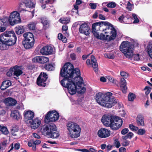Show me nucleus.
I'll return each instance as SVG.
<instances>
[{"mask_svg":"<svg viewBox=\"0 0 152 152\" xmlns=\"http://www.w3.org/2000/svg\"><path fill=\"white\" fill-rule=\"evenodd\" d=\"M6 28L4 26L1 27L0 28V32H3L6 30Z\"/></svg>","mask_w":152,"mask_h":152,"instance_id":"774afa93","label":"nucleus"},{"mask_svg":"<svg viewBox=\"0 0 152 152\" xmlns=\"http://www.w3.org/2000/svg\"><path fill=\"white\" fill-rule=\"evenodd\" d=\"M24 37L23 40H27L28 41H35L34 35L31 32H26L23 34Z\"/></svg>","mask_w":152,"mask_h":152,"instance_id":"b1692460","label":"nucleus"},{"mask_svg":"<svg viewBox=\"0 0 152 152\" xmlns=\"http://www.w3.org/2000/svg\"><path fill=\"white\" fill-rule=\"evenodd\" d=\"M56 0H46L45 1V3L48 4H52Z\"/></svg>","mask_w":152,"mask_h":152,"instance_id":"5fc2aeb1","label":"nucleus"},{"mask_svg":"<svg viewBox=\"0 0 152 152\" xmlns=\"http://www.w3.org/2000/svg\"><path fill=\"white\" fill-rule=\"evenodd\" d=\"M18 127L17 125L13 126L11 130V132L12 135L14 136H16L17 135L16 132H18Z\"/></svg>","mask_w":152,"mask_h":152,"instance_id":"473e14b6","label":"nucleus"},{"mask_svg":"<svg viewBox=\"0 0 152 152\" xmlns=\"http://www.w3.org/2000/svg\"><path fill=\"white\" fill-rule=\"evenodd\" d=\"M137 122L138 126H144V118L142 115H138L137 117Z\"/></svg>","mask_w":152,"mask_h":152,"instance_id":"cd10ccee","label":"nucleus"},{"mask_svg":"<svg viewBox=\"0 0 152 152\" xmlns=\"http://www.w3.org/2000/svg\"><path fill=\"white\" fill-rule=\"evenodd\" d=\"M106 23H102L100 26V32L104 31V33L106 34L105 37H107V40H103L110 41L114 40L116 38L117 35L116 30L113 26L107 21H101Z\"/></svg>","mask_w":152,"mask_h":152,"instance_id":"20e7f679","label":"nucleus"},{"mask_svg":"<svg viewBox=\"0 0 152 152\" xmlns=\"http://www.w3.org/2000/svg\"><path fill=\"white\" fill-rule=\"evenodd\" d=\"M34 116V113L31 110H29L24 112V117L25 121H31Z\"/></svg>","mask_w":152,"mask_h":152,"instance_id":"6ab92c4d","label":"nucleus"},{"mask_svg":"<svg viewBox=\"0 0 152 152\" xmlns=\"http://www.w3.org/2000/svg\"><path fill=\"white\" fill-rule=\"evenodd\" d=\"M129 128L132 131H137L138 129V128L135 126L133 124H130L129 126Z\"/></svg>","mask_w":152,"mask_h":152,"instance_id":"a19ab883","label":"nucleus"},{"mask_svg":"<svg viewBox=\"0 0 152 152\" xmlns=\"http://www.w3.org/2000/svg\"><path fill=\"white\" fill-rule=\"evenodd\" d=\"M41 142V141L39 140H36L35 141L33 142V144L34 145H37L40 144Z\"/></svg>","mask_w":152,"mask_h":152,"instance_id":"864d4df0","label":"nucleus"},{"mask_svg":"<svg viewBox=\"0 0 152 152\" xmlns=\"http://www.w3.org/2000/svg\"><path fill=\"white\" fill-rule=\"evenodd\" d=\"M113 121L114 122L111 126L112 129L113 131L118 130L122 125V119L120 117L114 115Z\"/></svg>","mask_w":152,"mask_h":152,"instance_id":"ddd939ff","label":"nucleus"},{"mask_svg":"<svg viewBox=\"0 0 152 152\" xmlns=\"http://www.w3.org/2000/svg\"><path fill=\"white\" fill-rule=\"evenodd\" d=\"M33 136L35 138L37 139H39L40 138V136L36 133H33Z\"/></svg>","mask_w":152,"mask_h":152,"instance_id":"0e129e2a","label":"nucleus"},{"mask_svg":"<svg viewBox=\"0 0 152 152\" xmlns=\"http://www.w3.org/2000/svg\"><path fill=\"white\" fill-rule=\"evenodd\" d=\"M98 16V13L97 12H96L93 15V18L94 19H96L97 18Z\"/></svg>","mask_w":152,"mask_h":152,"instance_id":"338daca9","label":"nucleus"},{"mask_svg":"<svg viewBox=\"0 0 152 152\" xmlns=\"http://www.w3.org/2000/svg\"><path fill=\"white\" fill-rule=\"evenodd\" d=\"M24 3L27 7L30 8L31 7V2L30 1H24Z\"/></svg>","mask_w":152,"mask_h":152,"instance_id":"a18cd8bd","label":"nucleus"},{"mask_svg":"<svg viewBox=\"0 0 152 152\" xmlns=\"http://www.w3.org/2000/svg\"><path fill=\"white\" fill-rule=\"evenodd\" d=\"M14 147L15 149L18 150L19 149L20 147V144L19 142L16 143L14 145Z\"/></svg>","mask_w":152,"mask_h":152,"instance_id":"6e6d98bb","label":"nucleus"},{"mask_svg":"<svg viewBox=\"0 0 152 152\" xmlns=\"http://www.w3.org/2000/svg\"><path fill=\"white\" fill-rule=\"evenodd\" d=\"M116 6V4L114 2H109L107 5V6L108 7L110 8H114Z\"/></svg>","mask_w":152,"mask_h":152,"instance_id":"ea45409f","label":"nucleus"},{"mask_svg":"<svg viewBox=\"0 0 152 152\" xmlns=\"http://www.w3.org/2000/svg\"><path fill=\"white\" fill-rule=\"evenodd\" d=\"M104 56L105 57L107 58H109L112 59H113L114 58L113 56L111 55V56L110 55L109 56L108 54H107V53H105L104 55Z\"/></svg>","mask_w":152,"mask_h":152,"instance_id":"13d9d810","label":"nucleus"},{"mask_svg":"<svg viewBox=\"0 0 152 152\" xmlns=\"http://www.w3.org/2000/svg\"><path fill=\"white\" fill-rule=\"evenodd\" d=\"M0 131L5 135H7L9 133L7 127L4 126L0 125Z\"/></svg>","mask_w":152,"mask_h":152,"instance_id":"f704fd0d","label":"nucleus"},{"mask_svg":"<svg viewBox=\"0 0 152 152\" xmlns=\"http://www.w3.org/2000/svg\"><path fill=\"white\" fill-rule=\"evenodd\" d=\"M36 24L35 23H31L28 25V27L30 30H34L35 29Z\"/></svg>","mask_w":152,"mask_h":152,"instance_id":"58836bf2","label":"nucleus"},{"mask_svg":"<svg viewBox=\"0 0 152 152\" xmlns=\"http://www.w3.org/2000/svg\"><path fill=\"white\" fill-rule=\"evenodd\" d=\"M11 83L9 80H5L3 81L0 87V89L2 90H4L9 86H11Z\"/></svg>","mask_w":152,"mask_h":152,"instance_id":"a878e982","label":"nucleus"},{"mask_svg":"<svg viewBox=\"0 0 152 152\" xmlns=\"http://www.w3.org/2000/svg\"><path fill=\"white\" fill-rule=\"evenodd\" d=\"M108 79L111 82L113 83H115V80L113 78V77H109L108 78Z\"/></svg>","mask_w":152,"mask_h":152,"instance_id":"e2e57ef3","label":"nucleus"},{"mask_svg":"<svg viewBox=\"0 0 152 152\" xmlns=\"http://www.w3.org/2000/svg\"><path fill=\"white\" fill-rule=\"evenodd\" d=\"M35 41H28L27 40H23L22 43L24 47L26 49H30L32 48L34 45Z\"/></svg>","mask_w":152,"mask_h":152,"instance_id":"393cba45","label":"nucleus"},{"mask_svg":"<svg viewBox=\"0 0 152 152\" xmlns=\"http://www.w3.org/2000/svg\"><path fill=\"white\" fill-rule=\"evenodd\" d=\"M113 94L107 92L105 94L99 92L95 95L94 99L96 102L100 105L104 107L111 108L117 103L114 97L112 96Z\"/></svg>","mask_w":152,"mask_h":152,"instance_id":"f03ea898","label":"nucleus"},{"mask_svg":"<svg viewBox=\"0 0 152 152\" xmlns=\"http://www.w3.org/2000/svg\"><path fill=\"white\" fill-rule=\"evenodd\" d=\"M59 117V113L56 111H50L46 115L44 121L45 123L55 122L58 119Z\"/></svg>","mask_w":152,"mask_h":152,"instance_id":"1a4fd4ad","label":"nucleus"},{"mask_svg":"<svg viewBox=\"0 0 152 152\" xmlns=\"http://www.w3.org/2000/svg\"><path fill=\"white\" fill-rule=\"evenodd\" d=\"M119 152H126V149L124 147H121L119 149Z\"/></svg>","mask_w":152,"mask_h":152,"instance_id":"bf43d9fd","label":"nucleus"},{"mask_svg":"<svg viewBox=\"0 0 152 152\" xmlns=\"http://www.w3.org/2000/svg\"><path fill=\"white\" fill-rule=\"evenodd\" d=\"M151 88L148 86H146L144 89V90H146L145 92V94L146 95H148L151 91L150 89Z\"/></svg>","mask_w":152,"mask_h":152,"instance_id":"c03bdc74","label":"nucleus"},{"mask_svg":"<svg viewBox=\"0 0 152 152\" xmlns=\"http://www.w3.org/2000/svg\"><path fill=\"white\" fill-rule=\"evenodd\" d=\"M147 51L149 56L152 59V42H150L147 45Z\"/></svg>","mask_w":152,"mask_h":152,"instance_id":"7c9ffc66","label":"nucleus"},{"mask_svg":"<svg viewBox=\"0 0 152 152\" xmlns=\"http://www.w3.org/2000/svg\"><path fill=\"white\" fill-rule=\"evenodd\" d=\"M134 55V60L136 61H138L140 60V58L139 57V55L138 54H134L133 56Z\"/></svg>","mask_w":152,"mask_h":152,"instance_id":"09e8293b","label":"nucleus"},{"mask_svg":"<svg viewBox=\"0 0 152 152\" xmlns=\"http://www.w3.org/2000/svg\"><path fill=\"white\" fill-rule=\"evenodd\" d=\"M15 31L16 34L19 35L24 33L25 29L23 26H18L15 27Z\"/></svg>","mask_w":152,"mask_h":152,"instance_id":"c85d7f7f","label":"nucleus"},{"mask_svg":"<svg viewBox=\"0 0 152 152\" xmlns=\"http://www.w3.org/2000/svg\"><path fill=\"white\" fill-rule=\"evenodd\" d=\"M79 31L80 33L87 36H88L91 32L89 25L86 23L80 25Z\"/></svg>","mask_w":152,"mask_h":152,"instance_id":"4468645a","label":"nucleus"},{"mask_svg":"<svg viewBox=\"0 0 152 152\" xmlns=\"http://www.w3.org/2000/svg\"><path fill=\"white\" fill-rule=\"evenodd\" d=\"M99 19L101 20H105L106 19L104 16L101 14L99 15Z\"/></svg>","mask_w":152,"mask_h":152,"instance_id":"69168bd1","label":"nucleus"},{"mask_svg":"<svg viewBox=\"0 0 152 152\" xmlns=\"http://www.w3.org/2000/svg\"><path fill=\"white\" fill-rule=\"evenodd\" d=\"M91 65L93 67L94 71L96 72L98 71V67L97 60L94 56H91Z\"/></svg>","mask_w":152,"mask_h":152,"instance_id":"5701e85b","label":"nucleus"},{"mask_svg":"<svg viewBox=\"0 0 152 152\" xmlns=\"http://www.w3.org/2000/svg\"><path fill=\"white\" fill-rule=\"evenodd\" d=\"M44 68L48 71H53L55 68V64L51 63L46 64L45 65Z\"/></svg>","mask_w":152,"mask_h":152,"instance_id":"c756f323","label":"nucleus"},{"mask_svg":"<svg viewBox=\"0 0 152 152\" xmlns=\"http://www.w3.org/2000/svg\"><path fill=\"white\" fill-rule=\"evenodd\" d=\"M136 96L135 94L132 93L130 92L129 93L128 98L129 101H133L136 98Z\"/></svg>","mask_w":152,"mask_h":152,"instance_id":"4c0bfd02","label":"nucleus"},{"mask_svg":"<svg viewBox=\"0 0 152 152\" xmlns=\"http://www.w3.org/2000/svg\"><path fill=\"white\" fill-rule=\"evenodd\" d=\"M10 116L13 119L17 120H18L20 117L19 112L17 110L12 111Z\"/></svg>","mask_w":152,"mask_h":152,"instance_id":"bb28decb","label":"nucleus"},{"mask_svg":"<svg viewBox=\"0 0 152 152\" xmlns=\"http://www.w3.org/2000/svg\"><path fill=\"white\" fill-rule=\"evenodd\" d=\"M70 19L69 17H63L61 18L59 21L61 23L68 24L70 22Z\"/></svg>","mask_w":152,"mask_h":152,"instance_id":"2f4dec72","label":"nucleus"},{"mask_svg":"<svg viewBox=\"0 0 152 152\" xmlns=\"http://www.w3.org/2000/svg\"><path fill=\"white\" fill-rule=\"evenodd\" d=\"M58 39L60 40H61L64 43H66L67 41V39L66 37H65L61 33H59L58 35Z\"/></svg>","mask_w":152,"mask_h":152,"instance_id":"c9c22d12","label":"nucleus"},{"mask_svg":"<svg viewBox=\"0 0 152 152\" xmlns=\"http://www.w3.org/2000/svg\"><path fill=\"white\" fill-rule=\"evenodd\" d=\"M53 48L49 45L43 47L40 50V53L43 55H48L53 53Z\"/></svg>","mask_w":152,"mask_h":152,"instance_id":"2eb2a0df","label":"nucleus"},{"mask_svg":"<svg viewBox=\"0 0 152 152\" xmlns=\"http://www.w3.org/2000/svg\"><path fill=\"white\" fill-rule=\"evenodd\" d=\"M145 133V130L142 129H139L137 132V134L140 135H142Z\"/></svg>","mask_w":152,"mask_h":152,"instance_id":"37998d69","label":"nucleus"},{"mask_svg":"<svg viewBox=\"0 0 152 152\" xmlns=\"http://www.w3.org/2000/svg\"><path fill=\"white\" fill-rule=\"evenodd\" d=\"M99 137L101 138H105L110 135V131L106 128H102L98 132Z\"/></svg>","mask_w":152,"mask_h":152,"instance_id":"dca6fc26","label":"nucleus"},{"mask_svg":"<svg viewBox=\"0 0 152 152\" xmlns=\"http://www.w3.org/2000/svg\"><path fill=\"white\" fill-rule=\"evenodd\" d=\"M120 75L122 77H124L125 78H127L129 76V74L126 73V72L124 71H121L120 72Z\"/></svg>","mask_w":152,"mask_h":152,"instance_id":"79ce46f5","label":"nucleus"},{"mask_svg":"<svg viewBox=\"0 0 152 152\" xmlns=\"http://www.w3.org/2000/svg\"><path fill=\"white\" fill-rule=\"evenodd\" d=\"M48 77V75L46 73L41 72L37 79V84L39 86L45 87L46 84L45 82Z\"/></svg>","mask_w":152,"mask_h":152,"instance_id":"f8f14e48","label":"nucleus"},{"mask_svg":"<svg viewBox=\"0 0 152 152\" xmlns=\"http://www.w3.org/2000/svg\"><path fill=\"white\" fill-rule=\"evenodd\" d=\"M125 17L124 15H122L121 16H120L118 18V21L121 23H124V18Z\"/></svg>","mask_w":152,"mask_h":152,"instance_id":"de8ad7c7","label":"nucleus"},{"mask_svg":"<svg viewBox=\"0 0 152 152\" xmlns=\"http://www.w3.org/2000/svg\"><path fill=\"white\" fill-rule=\"evenodd\" d=\"M62 30L67 31L68 30V26L66 24L62 26Z\"/></svg>","mask_w":152,"mask_h":152,"instance_id":"4d7b16f0","label":"nucleus"},{"mask_svg":"<svg viewBox=\"0 0 152 152\" xmlns=\"http://www.w3.org/2000/svg\"><path fill=\"white\" fill-rule=\"evenodd\" d=\"M89 6L92 9H95L96 7V5L95 3H91L89 4Z\"/></svg>","mask_w":152,"mask_h":152,"instance_id":"603ef678","label":"nucleus"},{"mask_svg":"<svg viewBox=\"0 0 152 152\" xmlns=\"http://www.w3.org/2000/svg\"><path fill=\"white\" fill-rule=\"evenodd\" d=\"M67 128L69 132V134L71 138H77L80 136L81 128L76 123L72 122L69 123Z\"/></svg>","mask_w":152,"mask_h":152,"instance_id":"0eeeda50","label":"nucleus"},{"mask_svg":"<svg viewBox=\"0 0 152 152\" xmlns=\"http://www.w3.org/2000/svg\"><path fill=\"white\" fill-rule=\"evenodd\" d=\"M102 23H106L103 22H96L92 25V32L94 36L97 39L101 40H107V37L103 33L100 32V26Z\"/></svg>","mask_w":152,"mask_h":152,"instance_id":"6e6552de","label":"nucleus"},{"mask_svg":"<svg viewBox=\"0 0 152 152\" xmlns=\"http://www.w3.org/2000/svg\"><path fill=\"white\" fill-rule=\"evenodd\" d=\"M130 142L129 141L126 140L122 143V145L123 146L125 147L128 146L129 145Z\"/></svg>","mask_w":152,"mask_h":152,"instance_id":"3c124183","label":"nucleus"},{"mask_svg":"<svg viewBox=\"0 0 152 152\" xmlns=\"http://www.w3.org/2000/svg\"><path fill=\"white\" fill-rule=\"evenodd\" d=\"M41 122V120L38 118H36L34 119H32L31 121H29L31 128L34 129L38 128L40 125Z\"/></svg>","mask_w":152,"mask_h":152,"instance_id":"a211bd4d","label":"nucleus"},{"mask_svg":"<svg viewBox=\"0 0 152 152\" xmlns=\"http://www.w3.org/2000/svg\"><path fill=\"white\" fill-rule=\"evenodd\" d=\"M129 132V129L128 128H125L124 129L121 131V133L123 135H125L127 133Z\"/></svg>","mask_w":152,"mask_h":152,"instance_id":"8fccbe9b","label":"nucleus"},{"mask_svg":"<svg viewBox=\"0 0 152 152\" xmlns=\"http://www.w3.org/2000/svg\"><path fill=\"white\" fill-rule=\"evenodd\" d=\"M8 21L9 23L12 26L21 23V18L20 14L17 11L12 12L9 17Z\"/></svg>","mask_w":152,"mask_h":152,"instance_id":"9d476101","label":"nucleus"},{"mask_svg":"<svg viewBox=\"0 0 152 152\" xmlns=\"http://www.w3.org/2000/svg\"><path fill=\"white\" fill-rule=\"evenodd\" d=\"M20 66H15L10 68V71L13 72L14 75L18 77L23 73V72L20 69Z\"/></svg>","mask_w":152,"mask_h":152,"instance_id":"aec40b11","label":"nucleus"},{"mask_svg":"<svg viewBox=\"0 0 152 152\" xmlns=\"http://www.w3.org/2000/svg\"><path fill=\"white\" fill-rule=\"evenodd\" d=\"M120 83V86L122 92L124 93H126L127 89L126 87V83L124 78H121Z\"/></svg>","mask_w":152,"mask_h":152,"instance_id":"4be33fe9","label":"nucleus"},{"mask_svg":"<svg viewBox=\"0 0 152 152\" xmlns=\"http://www.w3.org/2000/svg\"><path fill=\"white\" fill-rule=\"evenodd\" d=\"M114 115H104L101 118V121L103 124L106 127H110L111 129V126L114 122L113 119Z\"/></svg>","mask_w":152,"mask_h":152,"instance_id":"9b49d317","label":"nucleus"},{"mask_svg":"<svg viewBox=\"0 0 152 152\" xmlns=\"http://www.w3.org/2000/svg\"><path fill=\"white\" fill-rule=\"evenodd\" d=\"M138 43L136 41H134L132 44L128 41H124L120 45V50L127 58H131L133 55L132 49L134 47H138Z\"/></svg>","mask_w":152,"mask_h":152,"instance_id":"423d86ee","label":"nucleus"},{"mask_svg":"<svg viewBox=\"0 0 152 152\" xmlns=\"http://www.w3.org/2000/svg\"><path fill=\"white\" fill-rule=\"evenodd\" d=\"M41 22L43 24L44 29L46 30L50 26V21L46 17H43L40 18Z\"/></svg>","mask_w":152,"mask_h":152,"instance_id":"412c9836","label":"nucleus"},{"mask_svg":"<svg viewBox=\"0 0 152 152\" xmlns=\"http://www.w3.org/2000/svg\"><path fill=\"white\" fill-rule=\"evenodd\" d=\"M17 39L14 31H5L0 35V50H7L8 46L14 45L16 43Z\"/></svg>","mask_w":152,"mask_h":152,"instance_id":"7ed1b4c3","label":"nucleus"},{"mask_svg":"<svg viewBox=\"0 0 152 152\" xmlns=\"http://www.w3.org/2000/svg\"><path fill=\"white\" fill-rule=\"evenodd\" d=\"M62 33L63 34H64L66 37H69V34L68 33V31H62Z\"/></svg>","mask_w":152,"mask_h":152,"instance_id":"680f3d73","label":"nucleus"},{"mask_svg":"<svg viewBox=\"0 0 152 152\" xmlns=\"http://www.w3.org/2000/svg\"><path fill=\"white\" fill-rule=\"evenodd\" d=\"M75 150L83 152H97V150L93 148H90L89 150L86 149H78Z\"/></svg>","mask_w":152,"mask_h":152,"instance_id":"72a5a7b5","label":"nucleus"},{"mask_svg":"<svg viewBox=\"0 0 152 152\" xmlns=\"http://www.w3.org/2000/svg\"><path fill=\"white\" fill-rule=\"evenodd\" d=\"M48 58L43 56H36L32 59V61L37 63L43 64L49 61Z\"/></svg>","mask_w":152,"mask_h":152,"instance_id":"f3484780","label":"nucleus"},{"mask_svg":"<svg viewBox=\"0 0 152 152\" xmlns=\"http://www.w3.org/2000/svg\"><path fill=\"white\" fill-rule=\"evenodd\" d=\"M41 132L43 135H46L52 138H57L60 135L56 125L52 123L46 124L42 126L41 129Z\"/></svg>","mask_w":152,"mask_h":152,"instance_id":"39448f33","label":"nucleus"},{"mask_svg":"<svg viewBox=\"0 0 152 152\" xmlns=\"http://www.w3.org/2000/svg\"><path fill=\"white\" fill-rule=\"evenodd\" d=\"M5 100L8 102H10L11 103H10V104H11V105H15L17 103V101L16 100L11 98H8L5 99Z\"/></svg>","mask_w":152,"mask_h":152,"instance_id":"e433bc0d","label":"nucleus"},{"mask_svg":"<svg viewBox=\"0 0 152 152\" xmlns=\"http://www.w3.org/2000/svg\"><path fill=\"white\" fill-rule=\"evenodd\" d=\"M128 138L131 139L133 135V134L132 132H129L126 134Z\"/></svg>","mask_w":152,"mask_h":152,"instance_id":"052dcab7","label":"nucleus"},{"mask_svg":"<svg viewBox=\"0 0 152 152\" xmlns=\"http://www.w3.org/2000/svg\"><path fill=\"white\" fill-rule=\"evenodd\" d=\"M71 58L72 60H75L76 59L77 57L75 53H71L70 55Z\"/></svg>","mask_w":152,"mask_h":152,"instance_id":"49530a36","label":"nucleus"},{"mask_svg":"<svg viewBox=\"0 0 152 152\" xmlns=\"http://www.w3.org/2000/svg\"><path fill=\"white\" fill-rule=\"evenodd\" d=\"M60 76L64 77L60 82L61 85L67 88L69 93L72 95L78 93L83 94L86 88L80 85L83 80L80 76V72L78 68L74 69L73 65L70 62L66 63L61 68Z\"/></svg>","mask_w":152,"mask_h":152,"instance_id":"f257e3e1","label":"nucleus"}]
</instances>
